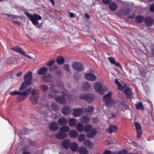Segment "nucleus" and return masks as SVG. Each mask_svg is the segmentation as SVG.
Here are the masks:
<instances>
[{"instance_id":"f257e3e1","label":"nucleus","mask_w":154,"mask_h":154,"mask_svg":"<svg viewBox=\"0 0 154 154\" xmlns=\"http://www.w3.org/2000/svg\"><path fill=\"white\" fill-rule=\"evenodd\" d=\"M115 82L118 86L119 90L124 91L126 96L129 98H132L133 97V94L130 89L128 88L125 84L123 82L120 83L117 79H116Z\"/></svg>"},{"instance_id":"f03ea898","label":"nucleus","mask_w":154,"mask_h":154,"mask_svg":"<svg viewBox=\"0 0 154 154\" xmlns=\"http://www.w3.org/2000/svg\"><path fill=\"white\" fill-rule=\"evenodd\" d=\"M84 131L88 132L87 136L88 138L94 137L96 135L97 131L95 128H93L92 126L90 124L86 125L85 126Z\"/></svg>"},{"instance_id":"7ed1b4c3","label":"nucleus","mask_w":154,"mask_h":154,"mask_svg":"<svg viewBox=\"0 0 154 154\" xmlns=\"http://www.w3.org/2000/svg\"><path fill=\"white\" fill-rule=\"evenodd\" d=\"M25 14L35 25L38 23V21L37 20H40L42 19L41 17L37 14H35L32 15L27 12H26Z\"/></svg>"},{"instance_id":"20e7f679","label":"nucleus","mask_w":154,"mask_h":154,"mask_svg":"<svg viewBox=\"0 0 154 154\" xmlns=\"http://www.w3.org/2000/svg\"><path fill=\"white\" fill-rule=\"evenodd\" d=\"M31 94L32 96L30 97V99L33 103H39L38 93L37 90L35 89H33Z\"/></svg>"},{"instance_id":"39448f33","label":"nucleus","mask_w":154,"mask_h":154,"mask_svg":"<svg viewBox=\"0 0 154 154\" xmlns=\"http://www.w3.org/2000/svg\"><path fill=\"white\" fill-rule=\"evenodd\" d=\"M94 88L96 91L101 94H103L104 91L107 90L106 88H102L101 84L100 82H96L94 85Z\"/></svg>"},{"instance_id":"423d86ee","label":"nucleus","mask_w":154,"mask_h":154,"mask_svg":"<svg viewBox=\"0 0 154 154\" xmlns=\"http://www.w3.org/2000/svg\"><path fill=\"white\" fill-rule=\"evenodd\" d=\"M31 88H29L28 89L23 92H21V96H18L17 98L18 101H20L24 99L26 96L29 94L31 91Z\"/></svg>"},{"instance_id":"0eeeda50","label":"nucleus","mask_w":154,"mask_h":154,"mask_svg":"<svg viewBox=\"0 0 154 154\" xmlns=\"http://www.w3.org/2000/svg\"><path fill=\"white\" fill-rule=\"evenodd\" d=\"M11 49L19 54L26 56L28 58L31 59L32 58L29 55L27 54L24 51H23L20 48L18 47H14L11 48Z\"/></svg>"},{"instance_id":"6e6552de","label":"nucleus","mask_w":154,"mask_h":154,"mask_svg":"<svg viewBox=\"0 0 154 154\" xmlns=\"http://www.w3.org/2000/svg\"><path fill=\"white\" fill-rule=\"evenodd\" d=\"M80 98L82 100H87L89 103L93 101V97L91 94H82L80 95Z\"/></svg>"},{"instance_id":"1a4fd4ad","label":"nucleus","mask_w":154,"mask_h":154,"mask_svg":"<svg viewBox=\"0 0 154 154\" xmlns=\"http://www.w3.org/2000/svg\"><path fill=\"white\" fill-rule=\"evenodd\" d=\"M72 67L75 70L78 71H82L84 68L82 64L78 62L73 63Z\"/></svg>"},{"instance_id":"9d476101","label":"nucleus","mask_w":154,"mask_h":154,"mask_svg":"<svg viewBox=\"0 0 154 154\" xmlns=\"http://www.w3.org/2000/svg\"><path fill=\"white\" fill-rule=\"evenodd\" d=\"M120 11L121 13H122V14L124 15H128L129 18H132L134 17V14L128 9H124L123 10Z\"/></svg>"},{"instance_id":"9b49d317","label":"nucleus","mask_w":154,"mask_h":154,"mask_svg":"<svg viewBox=\"0 0 154 154\" xmlns=\"http://www.w3.org/2000/svg\"><path fill=\"white\" fill-rule=\"evenodd\" d=\"M85 77L87 80L91 81L95 80L97 77L95 75L91 73H86L85 75Z\"/></svg>"},{"instance_id":"f8f14e48","label":"nucleus","mask_w":154,"mask_h":154,"mask_svg":"<svg viewBox=\"0 0 154 154\" xmlns=\"http://www.w3.org/2000/svg\"><path fill=\"white\" fill-rule=\"evenodd\" d=\"M134 125L137 132V137L138 138H140L141 134L140 125V123L137 122H134Z\"/></svg>"},{"instance_id":"ddd939ff","label":"nucleus","mask_w":154,"mask_h":154,"mask_svg":"<svg viewBox=\"0 0 154 154\" xmlns=\"http://www.w3.org/2000/svg\"><path fill=\"white\" fill-rule=\"evenodd\" d=\"M73 111L72 115L75 117L79 116L83 113L82 109L81 108L74 109Z\"/></svg>"},{"instance_id":"4468645a","label":"nucleus","mask_w":154,"mask_h":154,"mask_svg":"<svg viewBox=\"0 0 154 154\" xmlns=\"http://www.w3.org/2000/svg\"><path fill=\"white\" fill-rule=\"evenodd\" d=\"M111 93L109 92L106 95L103 97V100L105 102V104L106 105L109 106V103H108V101L112 100V99L111 98Z\"/></svg>"},{"instance_id":"2eb2a0df","label":"nucleus","mask_w":154,"mask_h":154,"mask_svg":"<svg viewBox=\"0 0 154 154\" xmlns=\"http://www.w3.org/2000/svg\"><path fill=\"white\" fill-rule=\"evenodd\" d=\"M56 137L59 139H63L67 137V134L62 132H57L55 134Z\"/></svg>"},{"instance_id":"dca6fc26","label":"nucleus","mask_w":154,"mask_h":154,"mask_svg":"<svg viewBox=\"0 0 154 154\" xmlns=\"http://www.w3.org/2000/svg\"><path fill=\"white\" fill-rule=\"evenodd\" d=\"M55 100L59 103L64 104L66 103V101L65 100V97L62 96L56 97L55 98Z\"/></svg>"},{"instance_id":"f3484780","label":"nucleus","mask_w":154,"mask_h":154,"mask_svg":"<svg viewBox=\"0 0 154 154\" xmlns=\"http://www.w3.org/2000/svg\"><path fill=\"white\" fill-rule=\"evenodd\" d=\"M32 72H29L26 73L24 75V80L26 82H31V80L32 78Z\"/></svg>"},{"instance_id":"a211bd4d","label":"nucleus","mask_w":154,"mask_h":154,"mask_svg":"<svg viewBox=\"0 0 154 154\" xmlns=\"http://www.w3.org/2000/svg\"><path fill=\"white\" fill-rule=\"evenodd\" d=\"M69 135L71 138H75L77 137L78 134L76 130H73L69 131Z\"/></svg>"},{"instance_id":"6ab92c4d","label":"nucleus","mask_w":154,"mask_h":154,"mask_svg":"<svg viewBox=\"0 0 154 154\" xmlns=\"http://www.w3.org/2000/svg\"><path fill=\"white\" fill-rule=\"evenodd\" d=\"M78 151L80 154H88V150L83 146L79 147Z\"/></svg>"},{"instance_id":"aec40b11","label":"nucleus","mask_w":154,"mask_h":154,"mask_svg":"<svg viewBox=\"0 0 154 154\" xmlns=\"http://www.w3.org/2000/svg\"><path fill=\"white\" fill-rule=\"evenodd\" d=\"M71 144L70 141L69 140L67 139L63 141L62 143V146L66 149L69 148Z\"/></svg>"},{"instance_id":"412c9836","label":"nucleus","mask_w":154,"mask_h":154,"mask_svg":"<svg viewBox=\"0 0 154 154\" xmlns=\"http://www.w3.org/2000/svg\"><path fill=\"white\" fill-rule=\"evenodd\" d=\"M71 150L73 151H76L78 150V146L75 142H72L71 143L70 146Z\"/></svg>"},{"instance_id":"4be33fe9","label":"nucleus","mask_w":154,"mask_h":154,"mask_svg":"<svg viewBox=\"0 0 154 154\" xmlns=\"http://www.w3.org/2000/svg\"><path fill=\"white\" fill-rule=\"evenodd\" d=\"M31 83L30 82H26L24 81L21 84L20 87L19 88V90L22 91L26 89L27 86Z\"/></svg>"},{"instance_id":"5701e85b","label":"nucleus","mask_w":154,"mask_h":154,"mask_svg":"<svg viewBox=\"0 0 154 154\" xmlns=\"http://www.w3.org/2000/svg\"><path fill=\"white\" fill-rule=\"evenodd\" d=\"M71 109L69 107L65 106L62 109V112L64 115H67L70 113Z\"/></svg>"},{"instance_id":"b1692460","label":"nucleus","mask_w":154,"mask_h":154,"mask_svg":"<svg viewBox=\"0 0 154 154\" xmlns=\"http://www.w3.org/2000/svg\"><path fill=\"white\" fill-rule=\"evenodd\" d=\"M49 126L50 129L54 131L57 130L58 127V125L56 122H52L51 123Z\"/></svg>"},{"instance_id":"393cba45","label":"nucleus","mask_w":154,"mask_h":154,"mask_svg":"<svg viewBox=\"0 0 154 154\" xmlns=\"http://www.w3.org/2000/svg\"><path fill=\"white\" fill-rule=\"evenodd\" d=\"M146 24L148 26H151L152 24L153 20L150 17H147L143 20Z\"/></svg>"},{"instance_id":"a878e982","label":"nucleus","mask_w":154,"mask_h":154,"mask_svg":"<svg viewBox=\"0 0 154 154\" xmlns=\"http://www.w3.org/2000/svg\"><path fill=\"white\" fill-rule=\"evenodd\" d=\"M84 144L87 147L91 148L93 147L92 143L88 140H86L84 142Z\"/></svg>"},{"instance_id":"bb28decb","label":"nucleus","mask_w":154,"mask_h":154,"mask_svg":"<svg viewBox=\"0 0 154 154\" xmlns=\"http://www.w3.org/2000/svg\"><path fill=\"white\" fill-rule=\"evenodd\" d=\"M108 60L110 62L117 66H119L120 68H122V66L119 63L116 62L114 58L112 57H109L108 58Z\"/></svg>"},{"instance_id":"cd10ccee","label":"nucleus","mask_w":154,"mask_h":154,"mask_svg":"<svg viewBox=\"0 0 154 154\" xmlns=\"http://www.w3.org/2000/svg\"><path fill=\"white\" fill-rule=\"evenodd\" d=\"M85 126L81 123H79L76 126L77 130L80 132H82L84 130Z\"/></svg>"},{"instance_id":"c85d7f7f","label":"nucleus","mask_w":154,"mask_h":154,"mask_svg":"<svg viewBox=\"0 0 154 154\" xmlns=\"http://www.w3.org/2000/svg\"><path fill=\"white\" fill-rule=\"evenodd\" d=\"M91 87L90 85L88 82L84 83L82 85V88L85 91H88Z\"/></svg>"},{"instance_id":"c756f323","label":"nucleus","mask_w":154,"mask_h":154,"mask_svg":"<svg viewBox=\"0 0 154 154\" xmlns=\"http://www.w3.org/2000/svg\"><path fill=\"white\" fill-rule=\"evenodd\" d=\"M58 122L60 125H65L67 123V120L64 118H61L59 119Z\"/></svg>"},{"instance_id":"7c9ffc66","label":"nucleus","mask_w":154,"mask_h":154,"mask_svg":"<svg viewBox=\"0 0 154 154\" xmlns=\"http://www.w3.org/2000/svg\"><path fill=\"white\" fill-rule=\"evenodd\" d=\"M117 129V127L116 126L111 125H110L109 128L107 129L106 131L108 132L111 133L115 131Z\"/></svg>"},{"instance_id":"2f4dec72","label":"nucleus","mask_w":154,"mask_h":154,"mask_svg":"<svg viewBox=\"0 0 154 154\" xmlns=\"http://www.w3.org/2000/svg\"><path fill=\"white\" fill-rule=\"evenodd\" d=\"M76 121L75 119L73 118H71L69 120V125L71 127H74L76 124Z\"/></svg>"},{"instance_id":"473e14b6","label":"nucleus","mask_w":154,"mask_h":154,"mask_svg":"<svg viewBox=\"0 0 154 154\" xmlns=\"http://www.w3.org/2000/svg\"><path fill=\"white\" fill-rule=\"evenodd\" d=\"M48 70V69L46 67H43L40 68L38 71V73L40 75L45 74Z\"/></svg>"},{"instance_id":"72a5a7b5","label":"nucleus","mask_w":154,"mask_h":154,"mask_svg":"<svg viewBox=\"0 0 154 154\" xmlns=\"http://www.w3.org/2000/svg\"><path fill=\"white\" fill-rule=\"evenodd\" d=\"M110 9L112 11H114L116 9L117 6V4L115 2L110 3L109 5Z\"/></svg>"},{"instance_id":"f704fd0d","label":"nucleus","mask_w":154,"mask_h":154,"mask_svg":"<svg viewBox=\"0 0 154 154\" xmlns=\"http://www.w3.org/2000/svg\"><path fill=\"white\" fill-rule=\"evenodd\" d=\"M57 62L58 64H62L64 62V59L63 57H59L57 59Z\"/></svg>"},{"instance_id":"c9c22d12","label":"nucleus","mask_w":154,"mask_h":154,"mask_svg":"<svg viewBox=\"0 0 154 154\" xmlns=\"http://www.w3.org/2000/svg\"><path fill=\"white\" fill-rule=\"evenodd\" d=\"M94 108L91 106H88L85 109V112L88 114H91L93 112Z\"/></svg>"},{"instance_id":"e433bc0d","label":"nucleus","mask_w":154,"mask_h":154,"mask_svg":"<svg viewBox=\"0 0 154 154\" xmlns=\"http://www.w3.org/2000/svg\"><path fill=\"white\" fill-rule=\"evenodd\" d=\"M69 130V128L67 126H64L60 127V131L61 132L64 133L67 132Z\"/></svg>"},{"instance_id":"4c0bfd02","label":"nucleus","mask_w":154,"mask_h":154,"mask_svg":"<svg viewBox=\"0 0 154 154\" xmlns=\"http://www.w3.org/2000/svg\"><path fill=\"white\" fill-rule=\"evenodd\" d=\"M81 121L84 123H87L90 121V119L87 116H83L81 119Z\"/></svg>"},{"instance_id":"58836bf2","label":"nucleus","mask_w":154,"mask_h":154,"mask_svg":"<svg viewBox=\"0 0 154 154\" xmlns=\"http://www.w3.org/2000/svg\"><path fill=\"white\" fill-rule=\"evenodd\" d=\"M42 79L45 82H48L51 81V77L49 74H47L45 76H44Z\"/></svg>"},{"instance_id":"ea45409f","label":"nucleus","mask_w":154,"mask_h":154,"mask_svg":"<svg viewBox=\"0 0 154 154\" xmlns=\"http://www.w3.org/2000/svg\"><path fill=\"white\" fill-rule=\"evenodd\" d=\"M108 102H109L108 103H109L110 105H106L107 106L109 107H112L115 108V105L116 103V101H115L113 99H112L111 100H110V101H108Z\"/></svg>"},{"instance_id":"a19ab883","label":"nucleus","mask_w":154,"mask_h":154,"mask_svg":"<svg viewBox=\"0 0 154 154\" xmlns=\"http://www.w3.org/2000/svg\"><path fill=\"white\" fill-rule=\"evenodd\" d=\"M136 107L137 110H143L144 109L143 107L142 104L141 103H139L136 104Z\"/></svg>"},{"instance_id":"79ce46f5","label":"nucleus","mask_w":154,"mask_h":154,"mask_svg":"<svg viewBox=\"0 0 154 154\" xmlns=\"http://www.w3.org/2000/svg\"><path fill=\"white\" fill-rule=\"evenodd\" d=\"M143 20V17L141 16H138L135 19V21L137 23H140Z\"/></svg>"},{"instance_id":"37998d69","label":"nucleus","mask_w":154,"mask_h":154,"mask_svg":"<svg viewBox=\"0 0 154 154\" xmlns=\"http://www.w3.org/2000/svg\"><path fill=\"white\" fill-rule=\"evenodd\" d=\"M85 136L83 134H81L79 136L78 140L80 142H82L85 139Z\"/></svg>"},{"instance_id":"c03bdc74","label":"nucleus","mask_w":154,"mask_h":154,"mask_svg":"<svg viewBox=\"0 0 154 154\" xmlns=\"http://www.w3.org/2000/svg\"><path fill=\"white\" fill-rule=\"evenodd\" d=\"M10 94L12 96L18 94L20 95L19 96H21V92L18 91H15L10 92Z\"/></svg>"},{"instance_id":"a18cd8bd","label":"nucleus","mask_w":154,"mask_h":154,"mask_svg":"<svg viewBox=\"0 0 154 154\" xmlns=\"http://www.w3.org/2000/svg\"><path fill=\"white\" fill-rule=\"evenodd\" d=\"M53 88L52 87H51V89H50V91H51L49 94V95L51 97H52V96H54L55 95V94L56 93V92H57V91H56L54 90V91H53Z\"/></svg>"},{"instance_id":"49530a36","label":"nucleus","mask_w":154,"mask_h":154,"mask_svg":"<svg viewBox=\"0 0 154 154\" xmlns=\"http://www.w3.org/2000/svg\"><path fill=\"white\" fill-rule=\"evenodd\" d=\"M40 88L41 90L43 92L46 91L48 89L47 86L45 85L40 86Z\"/></svg>"},{"instance_id":"de8ad7c7","label":"nucleus","mask_w":154,"mask_h":154,"mask_svg":"<svg viewBox=\"0 0 154 154\" xmlns=\"http://www.w3.org/2000/svg\"><path fill=\"white\" fill-rule=\"evenodd\" d=\"M127 151L125 149H123L120 151L117 152L115 154H127Z\"/></svg>"},{"instance_id":"09e8293b","label":"nucleus","mask_w":154,"mask_h":154,"mask_svg":"<svg viewBox=\"0 0 154 154\" xmlns=\"http://www.w3.org/2000/svg\"><path fill=\"white\" fill-rule=\"evenodd\" d=\"M114 117V114L112 113H109L107 114L106 117L109 119H112Z\"/></svg>"},{"instance_id":"8fccbe9b","label":"nucleus","mask_w":154,"mask_h":154,"mask_svg":"<svg viewBox=\"0 0 154 154\" xmlns=\"http://www.w3.org/2000/svg\"><path fill=\"white\" fill-rule=\"evenodd\" d=\"M54 62L55 61L54 60H51L47 63V65L48 66H51L53 65Z\"/></svg>"},{"instance_id":"3c124183","label":"nucleus","mask_w":154,"mask_h":154,"mask_svg":"<svg viewBox=\"0 0 154 154\" xmlns=\"http://www.w3.org/2000/svg\"><path fill=\"white\" fill-rule=\"evenodd\" d=\"M64 69L66 71L68 72L69 71V69L68 65H65L64 66Z\"/></svg>"},{"instance_id":"603ef678","label":"nucleus","mask_w":154,"mask_h":154,"mask_svg":"<svg viewBox=\"0 0 154 154\" xmlns=\"http://www.w3.org/2000/svg\"><path fill=\"white\" fill-rule=\"evenodd\" d=\"M150 11L151 12L154 11V4H152L150 6Z\"/></svg>"},{"instance_id":"864d4df0","label":"nucleus","mask_w":154,"mask_h":154,"mask_svg":"<svg viewBox=\"0 0 154 154\" xmlns=\"http://www.w3.org/2000/svg\"><path fill=\"white\" fill-rule=\"evenodd\" d=\"M112 0H103V2L105 4H108L111 2Z\"/></svg>"},{"instance_id":"5fc2aeb1","label":"nucleus","mask_w":154,"mask_h":154,"mask_svg":"<svg viewBox=\"0 0 154 154\" xmlns=\"http://www.w3.org/2000/svg\"><path fill=\"white\" fill-rule=\"evenodd\" d=\"M13 23L14 24H16L18 26H20V22L16 21H12Z\"/></svg>"},{"instance_id":"6e6d98bb","label":"nucleus","mask_w":154,"mask_h":154,"mask_svg":"<svg viewBox=\"0 0 154 154\" xmlns=\"http://www.w3.org/2000/svg\"><path fill=\"white\" fill-rule=\"evenodd\" d=\"M22 72H19L16 74V76L17 77L20 76L22 74Z\"/></svg>"},{"instance_id":"4d7b16f0","label":"nucleus","mask_w":154,"mask_h":154,"mask_svg":"<svg viewBox=\"0 0 154 154\" xmlns=\"http://www.w3.org/2000/svg\"><path fill=\"white\" fill-rule=\"evenodd\" d=\"M69 15L70 17H74V14L71 12H70L69 13Z\"/></svg>"},{"instance_id":"13d9d810","label":"nucleus","mask_w":154,"mask_h":154,"mask_svg":"<svg viewBox=\"0 0 154 154\" xmlns=\"http://www.w3.org/2000/svg\"><path fill=\"white\" fill-rule=\"evenodd\" d=\"M85 17L87 19H89L90 17L89 15L87 14H85L84 15Z\"/></svg>"},{"instance_id":"bf43d9fd","label":"nucleus","mask_w":154,"mask_h":154,"mask_svg":"<svg viewBox=\"0 0 154 154\" xmlns=\"http://www.w3.org/2000/svg\"><path fill=\"white\" fill-rule=\"evenodd\" d=\"M50 2H51V4L53 5H54V0H49Z\"/></svg>"},{"instance_id":"052dcab7","label":"nucleus","mask_w":154,"mask_h":154,"mask_svg":"<svg viewBox=\"0 0 154 154\" xmlns=\"http://www.w3.org/2000/svg\"><path fill=\"white\" fill-rule=\"evenodd\" d=\"M54 68L55 69H57L58 68V66L57 65H54Z\"/></svg>"},{"instance_id":"680f3d73","label":"nucleus","mask_w":154,"mask_h":154,"mask_svg":"<svg viewBox=\"0 0 154 154\" xmlns=\"http://www.w3.org/2000/svg\"><path fill=\"white\" fill-rule=\"evenodd\" d=\"M23 154H30L29 152H24Z\"/></svg>"},{"instance_id":"e2e57ef3","label":"nucleus","mask_w":154,"mask_h":154,"mask_svg":"<svg viewBox=\"0 0 154 154\" xmlns=\"http://www.w3.org/2000/svg\"><path fill=\"white\" fill-rule=\"evenodd\" d=\"M55 105V104H54V103H53L51 104L52 107L53 109H54V105Z\"/></svg>"},{"instance_id":"0e129e2a","label":"nucleus","mask_w":154,"mask_h":154,"mask_svg":"<svg viewBox=\"0 0 154 154\" xmlns=\"http://www.w3.org/2000/svg\"><path fill=\"white\" fill-rule=\"evenodd\" d=\"M8 16L11 17V18H14V16L13 15H8Z\"/></svg>"},{"instance_id":"69168bd1","label":"nucleus","mask_w":154,"mask_h":154,"mask_svg":"<svg viewBox=\"0 0 154 154\" xmlns=\"http://www.w3.org/2000/svg\"><path fill=\"white\" fill-rule=\"evenodd\" d=\"M125 106V109H127L128 108V106H127V105H126Z\"/></svg>"},{"instance_id":"338daca9","label":"nucleus","mask_w":154,"mask_h":154,"mask_svg":"<svg viewBox=\"0 0 154 154\" xmlns=\"http://www.w3.org/2000/svg\"><path fill=\"white\" fill-rule=\"evenodd\" d=\"M147 0L148 1L151 2H152L153 0Z\"/></svg>"},{"instance_id":"774afa93","label":"nucleus","mask_w":154,"mask_h":154,"mask_svg":"<svg viewBox=\"0 0 154 154\" xmlns=\"http://www.w3.org/2000/svg\"><path fill=\"white\" fill-rule=\"evenodd\" d=\"M63 94H65L66 93L65 92H63Z\"/></svg>"}]
</instances>
